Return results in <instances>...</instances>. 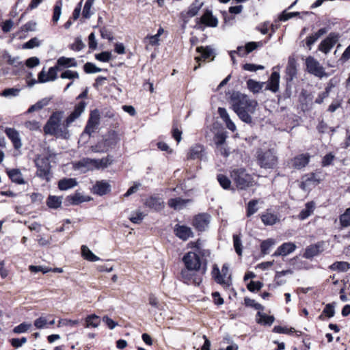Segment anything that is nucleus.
<instances>
[{
    "mask_svg": "<svg viewBox=\"0 0 350 350\" xmlns=\"http://www.w3.org/2000/svg\"><path fill=\"white\" fill-rule=\"evenodd\" d=\"M86 105L87 103L85 101H80L76 105L74 111L67 117L64 122L62 120L64 116V112L63 111L53 112L44 126V133L55 136L57 138L68 139L70 135L68 127L80 117L84 111Z\"/></svg>",
    "mask_w": 350,
    "mask_h": 350,
    "instance_id": "1",
    "label": "nucleus"
},
{
    "mask_svg": "<svg viewBox=\"0 0 350 350\" xmlns=\"http://www.w3.org/2000/svg\"><path fill=\"white\" fill-rule=\"evenodd\" d=\"M230 103L233 110L242 121L246 123L252 122L250 113H253L255 110L257 105L255 100H250L247 95L234 92L230 96Z\"/></svg>",
    "mask_w": 350,
    "mask_h": 350,
    "instance_id": "2",
    "label": "nucleus"
},
{
    "mask_svg": "<svg viewBox=\"0 0 350 350\" xmlns=\"http://www.w3.org/2000/svg\"><path fill=\"white\" fill-rule=\"evenodd\" d=\"M57 154L49 147L43 149L42 153L36 155L34 163L36 167V174L38 177L49 181L51 174L52 162H55Z\"/></svg>",
    "mask_w": 350,
    "mask_h": 350,
    "instance_id": "3",
    "label": "nucleus"
},
{
    "mask_svg": "<svg viewBox=\"0 0 350 350\" xmlns=\"http://www.w3.org/2000/svg\"><path fill=\"white\" fill-rule=\"evenodd\" d=\"M208 257H202L201 254L189 251L184 254L182 261L185 266H189L195 270L205 274L207 271Z\"/></svg>",
    "mask_w": 350,
    "mask_h": 350,
    "instance_id": "4",
    "label": "nucleus"
},
{
    "mask_svg": "<svg viewBox=\"0 0 350 350\" xmlns=\"http://www.w3.org/2000/svg\"><path fill=\"white\" fill-rule=\"evenodd\" d=\"M230 176L239 190H246L253 185L254 178L244 167L232 170Z\"/></svg>",
    "mask_w": 350,
    "mask_h": 350,
    "instance_id": "5",
    "label": "nucleus"
},
{
    "mask_svg": "<svg viewBox=\"0 0 350 350\" xmlns=\"http://www.w3.org/2000/svg\"><path fill=\"white\" fill-rule=\"evenodd\" d=\"M111 163L109 157H105L100 159L83 158L75 164V168L85 172L90 170L103 169Z\"/></svg>",
    "mask_w": 350,
    "mask_h": 350,
    "instance_id": "6",
    "label": "nucleus"
},
{
    "mask_svg": "<svg viewBox=\"0 0 350 350\" xmlns=\"http://www.w3.org/2000/svg\"><path fill=\"white\" fill-rule=\"evenodd\" d=\"M204 275L189 266H185L178 273L177 278L186 284L199 286L202 282Z\"/></svg>",
    "mask_w": 350,
    "mask_h": 350,
    "instance_id": "7",
    "label": "nucleus"
},
{
    "mask_svg": "<svg viewBox=\"0 0 350 350\" xmlns=\"http://www.w3.org/2000/svg\"><path fill=\"white\" fill-rule=\"evenodd\" d=\"M256 161L258 165L265 169H273L278 164V157L270 149L265 151L258 150Z\"/></svg>",
    "mask_w": 350,
    "mask_h": 350,
    "instance_id": "8",
    "label": "nucleus"
},
{
    "mask_svg": "<svg viewBox=\"0 0 350 350\" xmlns=\"http://www.w3.org/2000/svg\"><path fill=\"white\" fill-rule=\"evenodd\" d=\"M206 151L205 146L200 143L191 146L186 154L187 160L202 161L206 157Z\"/></svg>",
    "mask_w": 350,
    "mask_h": 350,
    "instance_id": "9",
    "label": "nucleus"
},
{
    "mask_svg": "<svg viewBox=\"0 0 350 350\" xmlns=\"http://www.w3.org/2000/svg\"><path fill=\"white\" fill-rule=\"evenodd\" d=\"M211 216L206 213L196 215L191 221V225L198 232H204L210 223Z\"/></svg>",
    "mask_w": 350,
    "mask_h": 350,
    "instance_id": "10",
    "label": "nucleus"
},
{
    "mask_svg": "<svg viewBox=\"0 0 350 350\" xmlns=\"http://www.w3.org/2000/svg\"><path fill=\"white\" fill-rule=\"evenodd\" d=\"M120 139L119 134L114 131H109L105 135L101 142H99L98 146L102 148V151H107L109 148H112Z\"/></svg>",
    "mask_w": 350,
    "mask_h": 350,
    "instance_id": "11",
    "label": "nucleus"
},
{
    "mask_svg": "<svg viewBox=\"0 0 350 350\" xmlns=\"http://www.w3.org/2000/svg\"><path fill=\"white\" fill-rule=\"evenodd\" d=\"M144 204L156 212L161 211L165 208V202L158 194H152L147 197Z\"/></svg>",
    "mask_w": 350,
    "mask_h": 350,
    "instance_id": "12",
    "label": "nucleus"
},
{
    "mask_svg": "<svg viewBox=\"0 0 350 350\" xmlns=\"http://www.w3.org/2000/svg\"><path fill=\"white\" fill-rule=\"evenodd\" d=\"M340 36L337 33H330L328 36L322 40L319 45V50L325 54L328 53L339 40Z\"/></svg>",
    "mask_w": 350,
    "mask_h": 350,
    "instance_id": "13",
    "label": "nucleus"
},
{
    "mask_svg": "<svg viewBox=\"0 0 350 350\" xmlns=\"http://www.w3.org/2000/svg\"><path fill=\"white\" fill-rule=\"evenodd\" d=\"M173 232L176 237L183 241H186L194 237L192 229L185 224H176L173 228Z\"/></svg>",
    "mask_w": 350,
    "mask_h": 350,
    "instance_id": "14",
    "label": "nucleus"
},
{
    "mask_svg": "<svg viewBox=\"0 0 350 350\" xmlns=\"http://www.w3.org/2000/svg\"><path fill=\"white\" fill-rule=\"evenodd\" d=\"M323 241H319L307 246L302 256L306 259L312 260L314 257L319 256L323 252Z\"/></svg>",
    "mask_w": 350,
    "mask_h": 350,
    "instance_id": "15",
    "label": "nucleus"
},
{
    "mask_svg": "<svg viewBox=\"0 0 350 350\" xmlns=\"http://www.w3.org/2000/svg\"><path fill=\"white\" fill-rule=\"evenodd\" d=\"M211 276L216 283L221 285L224 288H228L232 285L231 275H228L227 278H223L221 271L216 264L213 265Z\"/></svg>",
    "mask_w": 350,
    "mask_h": 350,
    "instance_id": "16",
    "label": "nucleus"
},
{
    "mask_svg": "<svg viewBox=\"0 0 350 350\" xmlns=\"http://www.w3.org/2000/svg\"><path fill=\"white\" fill-rule=\"evenodd\" d=\"M297 67H286L284 80L285 81V92L290 95L293 84V80L297 78Z\"/></svg>",
    "mask_w": 350,
    "mask_h": 350,
    "instance_id": "17",
    "label": "nucleus"
},
{
    "mask_svg": "<svg viewBox=\"0 0 350 350\" xmlns=\"http://www.w3.org/2000/svg\"><path fill=\"white\" fill-rule=\"evenodd\" d=\"M59 67H49L48 70L44 67L42 70L38 74V82L46 83L53 81L56 79L57 68Z\"/></svg>",
    "mask_w": 350,
    "mask_h": 350,
    "instance_id": "18",
    "label": "nucleus"
},
{
    "mask_svg": "<svg viewBox=\"0 0 350 350\" xmlns=\"http://www.w3.org/2000/svg\"><path fill=\"white\" fill-rule=\"evenodd\" d=\"M197 51L199 53V55L196 56L195 59L198 62L200 61H207L213 60L215 57L214 50L210 46H201L197 49Z\"/></svg>",
    "mask_w": 350,
    "mask_h": 350,
    "instance_id": "19",
    "label": "nucleus"
},
{
    "mask_svg": "<svg viewBox=\"0 0 350 350\" xmlns=\"http://www.w3.org/2000/svg\"><path fill=\"white\" fill-rule=\"evenodd\" d=\"M310 156L308 153L300 154L291 159L293 168L301 170L305 167L310 162Z\"/></svg>",
    "mask_w": 350,
    "mask_h": 350,
    "instance_id": "20",
    "label": "nucleus"
},
{
    "mask_svg": "<svg viewBox=\"0 0 350 350\" xmlns=\"http://www.w3.org/2000/svg\"><path fill=\"white\" fill-rule=\"evenodd\" d=\"M5 133L11 140L15 149H20L22 147L21 138L19 133L14 128H5Z\"/></svg>",
    "mask_w": 350,
    "mask_h": 350,
    "instance_id": "21",
    "label": "nucleus"
},
{
    "mask_svg": "<svg viewBox=\"0 0 350 350\" xmlns=\"http://www.w3.org/2000/svg\"><path fill=\"white\" fill-rule=\"evenodd\" d=\"M296 245L293 242H285L280 245L273 253V256H285L288 254L293 253L296 250Z\"/></svg>",
    "mask_w": 350,
    "mask_h": 350,
    "instance_id": "22",
    "label": "nucleus"
},
{
    "mask_svg": "<svg viewBox=\"0 0 350 350\" xmlns=\"http://www.w3.org/2000/svg\"><path fill=\"white\" fill-rule=\"evenodd\" d=\"M273 332L278 334H284L289 336L295 334L296 337H299L303 334V332L299 330H296L293 327L276 325L273 328Z\"/></svg>",
    "mask_w": 350,
    "mask_h": 350,
    "instance_id": "23",
    "label": "nucleus"
},
{
    "mask_svg": "<svg viewBox=\"0 0 350 350\" xmlns=\"http://www.w3.org/2000/svg\"><path fill=\"white\" fill-rule=\"evenodd\" d=\"M280 73L273 71L269 78L267 85V89L275 93L279 90Z\"/></svg>",
    "mask_w": 350,
    "mask_h": 350,
    "instance_id": "24",
    "label": "nucleus"
},
{
    "mask_svg": "<svg viewBox=\"0 0 350 350\" xmlns=\"http://www.w3.org/2000/svg\"><path fill=\"white\" fill-rule=\"evenodd\" d=\"M111 190V185L105 180L97 181L93 187L94 193L99 196H103L109 193Z\"/></svg>",
    "mask_w": 350,
    "mask_h": 350,
    "instance_id": "25",
    "label": "nucleus"
},
{
    "mask_svg": "<svg viewBox=\"0 0 350 350\" xmlns=\"http://www.w3.org/2000/svg\"><path fill=\"white\" fill-rule=\"evenodd\" d=\"M200 21L202 24L211 27H215L218 24L217 18L215 17L209 10H206L200 18Z\"/></svg>",
    "mask_w": 350,
    "mask_h": 350,
    "instance_id": "26",
    "label": "nucleus"
},
{
    "mask_svg": "<svg viewBox=\"0 0 350 350\" xmlns=\"http://www.w3.org/2000/svg\"><path fill=\"white\" fill-rule=\"evenodd\" d=\"M336 303L332 302L325 305L322 313L318 317L320 321H325L326 318L330 319L335 315Z\"/></svg>",
    "mask_w": 350,
    "mask_h": 350,
    "instance_id": "27",
    "label": "nucleus"
},
{
    "mask_svg": "<svg viewBox=\"0 0 350 350\" xmlns=\"http://www.w3.org/2000/svg\"><path fill=\"white\" fill-rule=\"evenodd\" d=\"M315 202L314 201H310L306 203L305 208L302 209L299 215L298 219L300 220H304L310 216L315 209Z\"/></svg>",
    "mask_w": 350,
    "mask_h": 350,
    "instance_id": "28",
    "label": "nucleus"
},
{
    "mask_svg": "<svg viewBox=\"0 0 350 350\" xmlns=\"http://www.w3.org/2000/svg\"><path fill=\"white\" fill-rule=\"evenodd\" d=\"M260 217L262 222L265 226H273L279 221L278 215L274 213H269V210H267V212L260 214Z\"/></svg>",
    "mask_w": 350,
    "mask_h": 350,
    "instance_id": "29",
    "label": "nucleus"
},
{
    "mask_svg": "<svg viewBox=\"0 0 350 350\" xmlns=\"http://www.w3.org/2000/svg\"><path fill=\"white\" fill-rule=\"evenodd\" d=\"M262 310H259L256 314V322L258 324L263 325H271L274 322L275 318L273 316L267 315L265 313L261 312Z\"/></svg>",
    "mask_w": 350,
    "mask_h": 350,
    "instance_id": "30",
    "label": "nucleus"
},
{
    "mask_svg": "<svg viewBox=\"0 0 350 350\" xmlns=\"http://www.w3.org/2000/svg\"><path fill=\"white\" fill-rule=\"evenodd\" d=\"M77 185V181L75 178H65L58 182V188L62 191H66L75 187Z\"/></svg>",
    "mask_w": 350,
    "mask_h": 350,
    "instance_id": "31",
    "label": "nucleus"
},
{
    "mask_svg": "<svg viewBox=\"0 0 350 350\" xmlns=\"http://www.w3.org/2000/svg\"><path fill=\"white\" fill-rule=\"evenodd\" d=\"M70 204L77 205L84 202L90 200V198L84 196L80 193H75L72 196H68L66 198Z\"/></svg>",
    "mask_w": 350,
    "mask_h": 350,
    "instance_id": "32",
    "label": "nucleus"
},
{
    "mask_svg": "<svg viewBox=\"0 0 350 350\" xmlns=\"http://www.w3.org/2000/svg\"><path fill=\"white\" fill-rule=\"evenodd\" d=\"M334 87V84L333 83V80L331 79L329 83L327 84V86L325 88V90L320 94H319L318 97L315 99L314 103L317 104H321L323 103L325 98H327L329 95V93L332 89Z\"/></svg>",
    "mask_w": 350,
    "mask_h": 350,
    "instance_id": "33",
    "label": "nucleus"
},
{
    "mask_svg": "<svg viewBox=\"0 0 350 350\" xmlns=\"http://www.w3.org/2000/svg\"><path fill=\"white\" fill-rule=\"evenodd\" d=\"M217 180L219 185L225 190H234L232 187L230 179L225 174H218L217 175Z\"/></svg>",
    "mask_w": 350,
    "mask_h": 350,
    "instance_id": "34",
    "label": "nucleus"
},
{
    "mask_svg": "<svg viewBox=\"0 0 350 350\" xmlns=\"http://www.w3.org/2000/svg\"><path fill=\"white\" fill-rule=\"evenodd\" d=\"M8 175L14 183L19 185L25 183L21 172L18 169H13L8 171Z\"/></svg>",
    "mask_w": 350,
    "mask_h": 350,
    "instance_id": "35",
    "label": "nucleus"
},
{
    "mask_svg": "<svg viewBox=\"0 0 350 350\" xmlns=\"http://www.w3.org/2000/svg\"><path fill=\"white\" fill-rule=\"evenodd\" d=\"M200 243L199 240L197 241H191L189 243V245L191 248H195L196 251L194 252H196L198 254H201L202 257H209L211 255V251L208 249H203L200 247Z\"/></svg>",
    "mask_w": 350,
    "mask_h": 350,
    "instance_id": "36",
    "label": "nucleus"
},
{
    "mask_svg": "<svg viewBox=\"0 0 350 350\" xmlns=\"http://www.w3.org/2000/svg\"><path fill=\"white\" fill-rule=\"evenodd\" d=\"M144 42L147 50L156 49L159 45L160 39L155 36H150L144 39Z\"/></svg>",
    "mask_w": 350,
    "mask_h": 350,
    "instance_id": "37",
    "label": "nucleus"
},
{
    "mask_svg": "<svg viewBox=\"0 0 350 350\" xmlns=\"http://www.w3.org/2000/svg\"><path fill=\"white\" fill-rule=\"evenodd\" d=\"M62 204V197L56 196H49L46 200V205L50 208L56 209L61 206Z\"/></svg>",
    "mask_w": 350,
    "mask_h": 350,
    "instance_id": "38",
    "label": "nucleus"
},
{
    "mask_svg": "<svg viewBox=\"0 0 350 350\" xmlns=\"http://www.w3.org/2000/svg\"><path fill=\"white\" fill-rule=\"evenodd\" d=\"M275 239L271 238L262 241L260 245L261 254L263 256L269 254L271 248L275 245Z\"/></svg>",
    "mask_w": 350,
    "mask_h": 350,
    "instance_id": "39",
    "label": "nucleus"
},
{
    "mask_svg": "<svg viewBox=\"0 0 350 350\" xmlns=\"http://www.w3.org/2000/svg\"><path fill=\"white\" fill-rule=\"evenodd\" d=\"M81 253L84 258L89 261L96 262L99 260L100 259L97 256L93 254V252L85 245H82Z\"/></svg>",
    "mask_w": 350,
    "mask_h": 350,
    "instance_id": "40",
    "label": "nucleus"
},
{
    "mask_svg": "<svg viewBox=\"0 0 350 350\" xmlns=\"http://www.w3.org/2000/svg\"><path fill=\"white\" fill-rule=\"evenodd\" d=\"M258 204V200L252 199L247 203L246 206V216L250 217L252 215L256 213L258 211L257 205Z\"/></svg>",
    "mask_w": 350,
    "mask_h": 350,
    "instance_id": "41",
    "label": "nucleus"
},
{
    "mask_svg": "<svg viewBox=\"0 0 350 350\" xmlns=\"http://www.w3.org/2000/svg\"><path fill=\"white\" fill-rule=\"evenodd\" d=\"M247 88L253 93H258L263 87V83H260L254 79H249L247 81Z\"/></svg>",
    "mask_w": 350,
    "mask_h": 350,
    "instance_id": "42",
    "label": "nucleus"
},
{
    "mask_svg": "<svg viewBox=\"0 0 350 350\" xmlns=\"http://www.w3.org/2000/svg\"><path fill=\"white\" fill-rule=\"evenodd\" d=\"M339 220L342 228L350 226V207L347 208L344 213L340 215Z\"/></svg>",
    "mask_w": 350,
    "mask_h": 350,
    "instance_id": "43",
    "label": "nucleus"
},
{
    "mask_svg": "<svg viewBox=\"0 0 350 350\" xmlns=\"http://www.w3.org/2000/svg\"><path fill=\"white\" fill-rule=\"evenodd\" d=\"M189 201V200L182 199L180 198H170L167 202V204L170 207L177 209L178 206L185 205Z\"/></svg>",
    "mask_w": 350,
    "mask_h": 350,
    "instance_id": "44",
    "label": "nucleus"
},
{
    "mask_svg": "<svg viewBox=\"0 0 350 350\" xmlns=\"http://www.w3.org/2000/svg\"><path fill=\"white\" fill-rule=\"evenodd\" d=\"M148 302L152 307L156 309H158L159 310H162L164 309V303L160 302L158 298L154 294L149 295Z\"/></svg>",
    "mask_w": 350,
    "mask_h": 350,
    "instance_id": "45",
    "label": "nucleus"
},
{
    "mask_svg": "<svg viewBox=\"0 0 350 350\" xmlns=\"http://www.w3.org/2000/svg\"><path fill=\"white\" fill-rule=\"evenodd\" d=\"M244 305L245 307L252 308L257 310H264L265 308L260 304L256 302L254 299H252L248 297L244 298Z\"/></svg>",
    "mask_w": 350,
    "mask_h": 350,
    "instance_id": "46",
    "label": "nucleus"
},
{
    "mask_svg": "<svg viewBox=\"0 0 350 350\" xmlns=\"http://www.w3.org/2000/svg\"><path fill=\"white\" fill-rule=\"evenodd\" d=\"M329 268L332 270H337L338 271H347L348 269H350V264L345 261L335 262L332 265H330Z\"/></svg>",
    "mask_w": 350,
    "mask_h": 350,
    "instance_id": "47",
    "label": "nucleus"
},
{
    "mask_svg": "<svg viewBox=\"0 0 350 350\" xmlns=\"http://www.w3.org/2000/svg\"><path fill=\"white\" fill-rule=\"evenodd\" d=\"M171 133L172 137L176 141L177 143H179L182 139V131L180 130L178 122L173 123Z\"/></svg>",
    "mask_w": 350,
    "mask_h": 350,
    "instance_id": "48",
    "label": "nucleus"
},
{
    "mask_svg": "<svg viewBox=\"0 0 350 350\" xmlns=\"http://www.w3.org/2000/svg\"><path fill=\"white\" fill-rule=\"evenodd\" d=\"M203 3H200L198 1L192 3L187 11V15L189 17H193L195 16L199 12V10L201 9Z\"/></svg>",
    "mask_w": 350,
    "mask_h": 350,
    "instance_id": "49",
    "label": "nucleus"
},
{
    "mask_svg": "<svg viewBox=\"0 0 350 350\" xmlns=\"http://www.w3.org/2000/svg\"><path fill=\"white\" fill-rule=\"evenodd\" d=\"M86 327H97L100 324V319L96 314H91L86 317Z\"/></svg>",
    "mask_w": 350,
    "mask_h": 350,
    "instance_id": "50",
    "label": "nucleus"
},
{
    "mask_svg": "<svg viewBox=\"0 0 350 350\" xmlns=\"http://www.w3.org/2000/svg\"><path fill=\"white\" fill-rule=\"evenodd\" d=\"M77 62L75 58L61 57L57 59L56 66H77Z\"/></svg>",
    "mask_w": 350,
    "mask_h": 350,
    "instance_id": "51",
    "label": "nucleus"
},
{
    "mask_svg": "<svg viewBox=\"0 0 350 350\" xmlns=\"http://www.w3.org/2000/svg\"><path fill=\"white\" fill-rule=\"evenodd\" d=\"M263 286V284L260 281H253L251 280L247 284V288L249 291L252 293H255L256 291H260Z\"/></svg>",
    "mask_w": 350,
    "mask_h": 350,
    "instance_id": "52",
    "label": "nucleus"
},
{
    "mask_svg": "<svg viewBox=\"0 0 350 350\" xmlns=\"http://www.w3.org/2000/svg\"><path fill=\"white\" fill-rule=\"evenodd\" d=\"M233 245H234V247L236 253L239 256H241L242 255V250H243L242 242H241L240 237L237 234L233 235Z\"/></svg>",
    "mask_w": 350,
    "mask_h": 350,
    "instance_id": "53",
    "label": "nucleus"
},
{
    "mask_svg": "<svg viewBox=\"0 0 350 350\" xmlns=\"http://www.w3.org/2000/svg\"><path fill=\"white\" fill-rule=\"evenodd\" d=\"M94 0H87L82 12V15L85 18H89L92 16V13L90 10L94 3Z\"/></svg>",
    "mask_w": 350,
    "mask_h": 350,
    "instance_id": "54",
    "label": "nucleus"
},
{
    "mask_svg": "<svg viewBox=\"0 0 350 350\" xmlns=\"http://www.w3.org/2000/svg\"><path fill=\"white\" fill-rule=\"evenodd\" d=\"M31 327V323L23 322L20 325L16 326L13 329V332L15 334H21L27 332Z\"/></svg>",
    "mask_w": 350,
    "mask_h": 350,
    "instance_id": "55",
    "label": "nucleus"
},
{
    "mask_svg": "<svg viewBox=\"0 0 350 350\" xmlns=\"http://www.w3.org/2000/svg\"><path fill=\"white\" fill-rule=\"evenodd\" d=\"M48 100L46 99L41 100L36 104L31 105L27 110L28 113H31L36 111L42 109L44 106L47 105Z\"/></svg>",
    "mask_w": 350,
    "mask_h": 350,
    "instance_id": "56",
    "label": "nucleus"
},
{
    "mask_svg": "<svg viewBox=\"0 0 350 350\" xmlns=\"http://www.w3.org/2000/svg\"><path fill=\"white\" fill-rule=\"evenodd\" d=\"M40 44V42L39 40L37 38H33L30 39L29 41H27V42H25L23 44V48L30 49H33L34 47L39 46Z\"/></svg>",
    "mask_w": 350,
    "mask_h": 350,
    "instance_id": "57",
    "label": "nucleus"
},
{
    "mask_svg": "<svg viewBox=\"0 0 350 350\" xmlns=\"http://www.w3.org/2000/svg\"><path fill=\"white\" fill-rule=\"evenodd\" d=\"M334 158H335V157L332 152H329V153L325 154L322 159V162H321L322 166L326 167V166H329V165H332L333 163V161L334 160Z\"/></svg>",
    "mask_w": 350,
    "mask_h": 350,
    "instance_id": "58",
    "label": "nucleus"
},
{
    "mask_svg": "<svg viewBox=\"0 0 350 350\" xmlns=\"http://www.w3.org/2000/svg\"><path fill=\"white\" fill-rule=\"evenodd\" d=\"M25 126L30 131L40 130V124L36 120L27 121L25 123Z\"/></svg>",
    "mask_w": 350,
    "mask_h": 350,
    "instance_id": "59",
    "label": "nucleus"
},
{
    "mask_svg": "<svg viewBox=\"0 0 350 350\" xmlns=\"http://www.w3.org/2000/svg\"><path fill=\"white\" fill-rule=\"evenodd\" d=\"M33 324L37 329H43L46 327L48 322L45 317H40L34 321Z\"/></svg>",
    "mask_w": 350,
    "mask_h": 350,
    "instance_id": "60",
    "label": "nucleus"
},
{
    "mask_svg": "<svg viewBox=\"0 0 350 350\" xmlns=\"http://www.w3.org/2000/svg\"><path fill=\"white\" fill-rule=\"evenodd\" d=\"M211 296L213 298V301L216 306H221L224 304V299L221 297L219 292H213Z\"/></svg>",
    "mask_w": 350,
    "mask_h": 350,
    "instance_id": "61",
    "label": "nucleus"
},
{
    "mask_svg": "<svg viewBox=\"0 0 350 350\" xmlns=\"http://www.w3.org/2000/svg\"><path fill=\"white\" fill-rule=\"evenodd\" d=\"M19 91L17 88H8L2 92L1 95L5 97L16 96L18 94Z\"/></svg>",
    "mask_w": 350,
    "mask_h": 350,
    "instance_id": "62",
    "label": "nucleus"
},
{
    "mask_svg": "<svg viewBox=\"0 0 350 350\" xmlns=\"http://www.w3.org/2000/svg\"><path fill=\"white\" fill-rule=\"evenodd\" d=\"M99 120H100V116L98 111H94L91 113L90 117L88 122H90L91 124H94V125L99 124Z\"/></svg>",
    "mask_w": 350,
    "mask_h": 350,
    "instance_id": "63",
    "label": "nucleus"
},
{
    "mask_svg": "<svg viewBox=\"0 0 350 350\" xmlns=\"http://www.w3.org/2000/svg\"><path fill=\"white\" fill-rule=\"evenodd\" d=\"M301 336H303V339H302V343L304 346V350H309L310 348V340H311V336L310 335L308 334H305L303 332V334Z\"/></svg>",
    "mask_w": 350,
    "mask_h": 350,
    "instance_id": "64",
    "label": "nucleus"
}]
</instances>
